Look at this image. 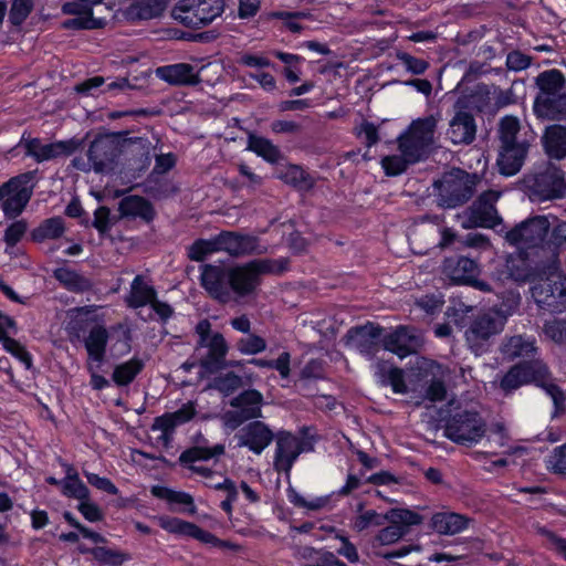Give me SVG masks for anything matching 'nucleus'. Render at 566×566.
Listing matches in <instances>:
<instances>
[{
	"label": "nucleus",
	"mask_w": 566,
	"mask_h": 566,
	"mask_svg": "<svg viewBox=\"0 0 566 566\" xmlns=\"http://www.w3.org/2000/svg\"><path fill=\"white\" fill-rule=\"evenodd\" d=\"M3 348L25 365L27 368L32 366L31 355L28 353L25 347L14 338L4 339L1 342Z\"/></svg>",
	"instance_id": "53"
},
{
	"label": "nucleus",
	"mask_w": 566,
	"mask_h": 566,
	"mask_svg": "<svg viewBox=\"0 0 566 566\" xmlns=\"http://www.w3.org/2000/svg\"><path fill=\"white\" fill-rule=\"evenodd\" d=\"M23 146L27 154L39 163L50 160L62 155H69L74 150V143L72 142L43 144L38 138L25 139L23 142Z\"/></svg>",
	"instance_id": "21"
},
{
	"label": "nucleus",
	"mask_w": 566,
	"mask_h": 566,
	"mask_svg": "<svg viewBox=\"0 0 566 566\" xmlns=\"http://www.w3.org/2000/svg\"><path fill=\"white\" fill-rule=\"evenodd\" d=\"M101 366L102 364L86 361V368L91 376L90 385L95 390H102L109 386V381L104 376L98 374Z\"/></svg>",
	"instance_id": "62"
},
{
	"label": "nucleus",
	"mask_w": 566,
	"mask_h": 566,
	"mask_svg": "<svg viewBox=\"0 0 566 566\" xmlns=\"http://www.w3.org/2000/svg\"><path fill=\"white\" fill-rule=\"evenodd\" d=\"M156 297L153 286L148 285L140 276H136L130 286L127 303L132 307H142L150 304Z\"/></svg>",
	"instance_id": "34"
},
{
	"label": "nucleus",
	"mask_w": 566,
	"mask_h": 566,
	"mask_svg": "<svg viewBox=\"0 0 566 566\" xmlns=\"http://www.w3.org/2000/svg\"><path fill=\"white\" fill-rule=\"evenodd\" d=\"M543 270L533 265L530 253L525 249H518L509 253L501 269H497L500 280H511L516 283H533L542 275Z\"/></svg>",
	"instance_id": "12"
},
{
	"label": "nucleus",
	"mask_w": 566,
	"mask_h": 566,
	"mask_svg": "<svg viewBox=\"0 0 566 566\" xmlns=\"http://www.w3.org/2000/svg\"><path fill=\"white\" fill-rule=\"evenodd\" d=\"M287 269V260L280 259H256L242 265L228 269V281L230 290L238 295L252 293L260 284L264 274H279Z\"/></svg>",
	"instance_id": "3"
},
{
	"label": "nucleus",
	"mask_w": 566,
	"mask_h": 566,
	"mask_svg": "<svg viewBox=\"0 0 566 566\" xmlns=\"http://www.w3.org/2000/svg\"><path fill=\"white\" fill-rule=\"evenodd\" d=\"M220 252H227L231 256H244L266 252V247L261 244L255 237L237 232H222L219 234Z\"/></svg>",
	"instance_id": "17"
},
{
	"label": "nucleus",
	"mask_w": 566,
	"mask_h": 566,
	"mask_svg": "<svg viewBox=\"0 0 566 566\" xmlns=\"http://www.w3.org/2000/svg\"><path fill=\"white\" fill-rule=\"evenodd\" d=\"M431 525L440 534H453L460 528V516L449 512L436 513Z\"/></svg>",
	"instance_id": "43"
},
{
	"label": "nucleus",
	"mask_w": 566,
	"mask_h": 566,
	"mask_svg": "<svg viewBox=\"0 0 566 566\" xmlns=\"http://www.w3.org/2000/svg\"><path fill=\"white\" fill-rule=\"evenodd\" d=\"M165 9L163 0H137L125 11L129 20H148L159 17Z\"/></svg>",
	"instance_id": "31"
},
{
	"label": "nucleus",
	"mask_w": 566,
	"mask_h": 566,
	"mask_svg": "<svg viewBox=\"0 0 566 566\" xmlns=\"http://www.w3.org/2000/svg\"><path fill=\"white\" fill-rule=\"evenodd\" d=\"M222 11V0H179L171 17L186 27L200 28L211 23Z\"/></svg>",
	"instance_id": "6"
},
{
	"label": "nucleus",
	"mask_w": 566,
	"mask_h": 566,
	"mask_svg": "<svg viewBox=\"0 0 566 566\" xmlns=\"http://www.w3.org/2000/svg\"><path fill=\"white\" fill-rule=\"evenodd\" d=\"M543 146L549 158L564 159L566 157V126L557 124L549 126L545 130Z\"/></svg>",
	"instance_id": "28"
},
{
	"label": "nucleus",
	"mask_w": 566,
	"mask_h": 566,
	"mask_svg": "<svg viewBox=\"0 0 566 566\" xmlns=\"http://www.w3.org/2000/svg\"><path fill=\"white\" fill-rule=\"evenodd\" d=\"M539 534L544 536L552 545L557 555L566 562V538L559 536L555 532L542 527Z\"/></svg>",
	"instance_id": "58"
},
{
	"label": "nucleus",
	"mask_w": 566,
	"mask_h": 566,
	"mask_svg": "<svg viewBox=\"0 0 566 566\" xmlns=\"http://www.w3.org/2000/svg\"><path fill=\"white\" fill-rule=\"evenodd\" d=\"M417 163V157L411 153L400 151V155H390L381 159V167L386 175L398 176L402 174L407 167Z\"/></svg>",
	"instance_id": "39"
},
{
	"label": "nucleus",
	"mask_w": 566,
	"mask_h": 566,
	"mask_svg": "<svg viewBox=\"0 0 566 566\" xmlns=\"http://www.w3.org/2000/svg\"><path fill=\"white\" fill-rule=\"evenodd\" d=\"M491 91L488 84L478 83L472 90L462 88V109L468 108L478 113L493 112Z\"/></svg>",
	"instance_id": "25"
},
{
	"label": "nucleus",
	"mask_w": 566,
	"mask_h": 566,
	"mask_svg": "<svg viewBox=\"0 0 566 566\" xmlns=\"http://www.w3.org/2000/svg\"><path fill=\"white\" fill-rule=\"evenodd\" d=\"M382 344L386 350L405 358L422 346V336L415 328L399 326L382 338Z\"/></svg>",
	"instance_id": "15"
},
{
	"label": "nucleus",
	"mask_w": 566,
	"mask_h": 566,
	"mask_svg": "<svg viewBox=\"0 0 566 566\" xmlns=\"http://www.w3.org/2000/svg\"><path fill=\"white\" fill-rule=\"evenodd\" d=\"M54 277L67 290L81 292L90 287V282L75 271L60 268L54 271Z\"/></svg>",
	"instance_id": "41"
},
{
	"label": "nucleus",
	"mask_w": 566,
	"mask_h": 566,
	"mask_svg": "<svg viewBox=\"0 0 566 566\" xmlns=\"http://www.w3.org/2000/svg\"><path fill=\"white\" fill-rule=\"evenodd\" d=\"M248 149L255 153L269 163H276L280 157V150L269 139L256 135H250Z\"/></svg>",
	"instance_id": "38"
},
{
	"label": "nucleus",
	"mask_w": 566,
	"mask_h": 566,
	"mask_svg": "<svg viewBox=\"0 0 566 566\" xmlns=\"http://www.w3.org/2000/svg\"><path fill=\"white\" fill-rule=\"evenodd\" d=\"M196 415V408L192 402L185 403L179 410L157 417L153 424L154 430H160L164 433L172 431L176 427L188 422Z\"/></svg>",
	"instance_id": "30"
},
{
	"label": "nucleus",
	"mask_w": 566,
	"mask_h": 566,
	"mask_svg": "<svg viewBox=\"0 0 566 566\" xmlns=\"http://www.w3.org/2000/svg\"><path fill=\"white\" fill-rule=\"evenodd\" d=\"M129 342L130 331L124 323L115 324L109 328L103 325H95L90 329L84 339L87 352L86 361L103 364L107 346L115 354H126L130 350Z\"/></svg>",
	"instance_id": "2"
},
{
	"label": "nucleus",
	"mask_w": 566,
	"mask_h": 566,
	"mask_svg": "<svg viewBox=\"0 0 566 566\" xmlns=\"http://www.w3.org/2000/svg\"><path fill=\"white\" fill-rule=\"evenodd\" d=\"M272 439L271 430L260 421L249 424L239 434L240 446L248 447L255 453H261Z\"/></svg>",
	"instance_id": "23"
},
{
	"label": "nucleus",
	"mask_w": 566,
	"mask_h": 566,
	"mask_svg": "<svg viewBox=\"0 0 566 566\" xmlns=\"http://www.w3.org/2000/svg\"><path fill=\"white\" fill-rule=\"evenodd\" d=\"M156 74L159 78L172 85H191L199 82V76L195 67L187 63L158 67Z\"/></svg>",
	"instance_id": "24"
},
{
	"label": "nucleus",
	"mask_w": 566,
	"mask_h": 566,
	"mask_svg": "<svg viewBox=\"0 0 566 566\" xmlns=\"http://www.w3.org/2000/svg\"><path fill=\"white\" fill-rule=\"evenodd\" d=\"M385 514L378 513L375 510H365L363 503H359L356 509V514L352 520V528L361 533L370 527H379L384 524Z\"/></svg>",
	"instance_id": "33"
},
{
	"label": "nucleus",
	"mask_w": 566,
	"mask_h": 566,
	"mask_svg": "<svg viewBox=\"0 0 566 566\" xmlns=\"http://www.w3.org/2000/svg\"><path fill=\"white\" fill-rule=\"evenodd\" d=\"M103 0H72L63 4V12L75 15L65 23L66 27L78 29L101 28L104 23L102 18L94 17V8L101 6Z\"/></svg>",
	"instance_id": "16"
},
{
	"label": "nucleus",
	"mask_w": 566,
	"mask_h": 566,
	"mask_svg": "<svg viewBox=\"0 0 566 566\" xmlns=\"http://www.w3.org/2000/svg\"><path fill=\"white\" fill-rule=\"evenodd\" d=\"M439 205L444 208L457 207L460 200V179L457 172L446 174L434 182Z\"/></svg>",
	"instance_id": "27"
},
{
	"label": "nucleus",
	"mask_w": 566,
	"mask_h": 566,
	"mask_svg": "<svg viewBox=\"0 0 566 566\" xmlns=\"http://www.w3.org/2000/svg\"><path fill=\"white\" fill-rule=\"evenodd\" d=\"M199 346L208 349L207 357L202 360V365L207 368L218 367L228 353V344L220 333H213L211 338Z\"/></svg>",
	"instance_id": "32"
},
{
	"label": "nucleus",
	"mask_w": 566,
	"mask_h": 566,
	"mask_svg": "<svg viewBox=\"0 0 566 566\" xmlns=\"http://www.w3.org/2000/svg\"><path fill=\"white\" fill-rule=\"evenodd\" d=\"M545 335L558 345H566V321L554 319L544 325Z\"/></svg>",
	"instance_id": "52"
},
{
	"label": "nucleus",
	"mask_w": 566,
	"mask_h": 566,
	"mask_svg": "<svg viewBox=\"0 0 566 566\" xmlns=\"http://www.w3.org/2000/svg\"><path fill=\"white\" fill-rule=\"evenodd\" d=\"M143 368L144 361L139 358L133 357L132 359L117 365L114 368L112 378L116 385L126 386L135 379Z\"/></svg>",
	"instance_id": "37"
},
{
	"label": "nucleus",
	"mask_w": 566,
	"mask_h": 566,
	"mask_svg": "<svg viewBox=\"0 0 566 566\" xmlns=\"http://www.w3.org/2000/svg\"><path fill=\"white\" fill-rule=\"evenodd\" d=\"M462 245L485 250L491 247L490 239L480 232H469L462 238Z\"/></svg>",
	"instance_id": "64"
},
{
	"label": "nucleus",
	"mask_w": 566,
	"mask_h": 566,
	"mask_svg": "<svg viewBox=\"0 0 566 566\" xmlns=\"http://www.w3.org/2000/svg\"><path fill=\"white\" fill-rule=\"evenodd\" d=\"M505 319V316L499 317L490 312L482 313L473 319L470 328L465 331L464 337L475 355L486 352V342L503 329Z\"/></svg>",
	"instance_id": "11"
},
{
	"label": "nucleus",
	"mask_w": 566,
	"mask_h": 566,
	"mask_svg": "<svg viewBox=\"0 0 566 566\" xmlns=\"http://www.w3.org/2000/svg\"><path fill=\"white\" fill-rule=\"evenodd\" d=\"M159 526L168 533L178 536H188L198 539L201 543H212L216 541V536L211 533L200 528L193 523L182 521L171 516H158L156 518Z\"/></svg>",
	"instance_id": "20"
},
{
	"label": "nucleus",
	"mask_w": 566,
	"mask_h": 566,
	"mask_svg": "<svg viewBox=\"0 0 566 566\" xmlns=\"http://www.w3.org/2000/svg\"><path fill=\"white\" fill-rule=\"evenodd\" d=\"M90 554H92L97 562L109 566H120L129 558V556L123 552L103 546L90 549Z\"/></svg>",
	"instance_id": "47"
},
{
	"label": "nucleus",
	"mask_w": 566,
	"mask_h": 566,
	"mask_svg": "<svg viewBox=\"0 0 566 566\" xmlns=\"http://www.w3.org/2000/svg\"><path fill=\"white\" fill-rule=\"evenodd\" d=\"M223 451H224V449L220 444L214 446L213 448L195 447L192 449H189V450L182 452L179 459H180V462H182V463H192L190 465V470H192L193 472L199 473L209 479H212L211 471L201 464H196V462L202 461V460H209L213 457L222 454Z\"/></svg>",
	"instance_id": "26"
},
{
	"label": "nucleus",
	"mask_w": 566,
	"mask_h": 566,
	"mask_svg": "<svg viewBox=\"0 0 566 566\" xmlns=\"http://www.w3.org/2000/svg\"><path fill=\"white\" fill-rule=\"evenodd\" d=\"M553 400L554 416L563 413L566 409V395L564 390L555 382L554 377L543 380V385L538 386Z\"/></svg>",
	"instance_id": "42"
},
{
	"label": "nucleus",
	"mask_w": 566,
	"mask_h": 566,
	"mask_svg": "<svg viewBox=\"0 0 566 566\" xmlns=\"http://www.w3.org/2000/svg\"><path fill=\"white\" fill-rule=\"evenodd\" d=\"M301 452L302 443L298 438L286 432L280 433L276 441L275 468L289 472Z\"/></svg>",
	"instance_id": "22"
},
{
	"label": "nucleus",
	"mask_w": 566,
	"mask_h": 566,
	"mask_svg": "<svg viewBox=\"0 0 566 566\" xmlns=\"http://www.w3.org/2000/svg\"><path fill=\"white\" fill-rule=\"evenodd\" d=\"M237 348L243 355H256L265 350L266 342L258 335L249 334L237 342Z\"/></svg>",
	"instance_id": "48"
},
{
	"label": "nucleus",
	"mask_w": 566,
	"mask_h": 566,
	"mask_svg": "<svg viewBox=\"0 0 566 566\" xmlns=\"http://www.w3.org/2000/svg\"><path fill=\"white\" fill-rule=\"evenodd\" d=\"M473 261L462 255V286H471L482 292H491V284L484 280L468 274Z\"/></svg>",
	"instance_id": "51"
},
{
	"label": "nucleus",
	"mask_w": 566,
	"mask_h": 566,
	"mask_svg": "<svg viewBox=\"0 0 566 566\" xmlns=\"http://www.w3.org/2000/svg\"><path fill=\"white\" fill-rule=\"evenodd\" d=\"M502 218L499 216L496 209H479L471 208L468 223L462 222V228H488L494 229L496 226L502 223Z\"/></svg>",
	"instance_id": "36"
},
{
	"label": "nucleus",
	"mask_w": 566,
	"mask_h": 566,
	"mask_svg": "<svg viewBox=\"0 0 566 566\" xmlns=\"http://www.w3.org/2000/svg\"><path fill=\"white\" fill-rule=\"evenodd\" d=\"M546 245L555 254H558L559 251H566V221L557 223L549 230Z\"/></svg>",
	"instance_id": "49"
},
{
	"label": "nucleus",
	"mask_w": 566,
	"mask_h": 566,
	"mask_svg": "<svg viewBox=\"0 0 566 566\" xmlns=\"http://www.w3.org/2000/svg\"><path fill=\"white\" fill-rule=\"evenodd\" d=\"M385 517L388 525L373 536L370 543L374 548L398 543L411 526L422 523V517L417 512L405 507L390 509L385 513Z\"/></svg>",
	"instance_id": "5"
},
{
	"label": "nucleus",
	"mask_w": 566,
	"mask_h": 566,
	"mask_svg": "<svg viewBox=\"0 0 566 566\" xmlns=\"http://www.w3.org/2000/svg\"><path fill=\"white\" fill-rule=\"evenodd\" d=\"M476 124L472 114L462 109V144L470 145L475 139Z\"/></svg>",
	"instance_id": "57"
},
{
	"label": "nucleus",
	"mask_w": 566,
	"mask_h": 566,
	"mask_svg": "<svg viewBox=\"0 0 566 566\" xmlns=\"http://www.w3.org/2000/svg\"><path fill=\"white\" fill-rule=\"evenodd\" d=\"M64 232V224L61 218H51L41 223L33 232L34 240L56 239Z\"/></svg>",
	"instance_id": "45"
},
{
	"label": "nucleus",
	"mask_w": 566,
	"mask_h": 566,
	"mask_svg": "<svg viewBox=\"0 0 566 566\" xmlns=\"http://www.w3.org/2000/svg\"><path fill=\"white\" fill-rule=\"evenodd\" d=\"M112 143L106 139H96L94 140L90 149L87 151L90 160L96 166L99 167L104 164V156L107 155L108 149L111 148Z\"/></svg>",
	"instance_id": "55"
},
{
	"label": "nucleus",
	"mask_w": 566,
	"mask_h": 566,
	"mask_svg": "<svg viewBox=\"0 0 566 566\" xmlns=\"http://www.w3.org/2000/svg\"><path fill=\"white\" fill-rule=\"evenodd\" d=\"M521 130V123L517 117L506 115L499 124V139L501 145L520 142L517 135Z\"/></svg>",
	"instance_id": "44"
},
{
	"label": "nucleus",
	"mask_w": 566,
	"mask_h": 566,
	"mask_svg": "<svg viewBox=\"0 0 566 566\" xmlns=\"http://www.w3.org/2000/svg\"><path fill=\"white\" fill-rule=\"evenodd\" d=\"M220 252L219 234L208 240H197L188 249L190 260L200 262L213 253Z\"/></svg>",
	"instance_id": "40"
},
{
	"label": "nucleus",
	"mask_w": 566,
	"mask_h": 566,
	"mask_svg": "<svg viewBox=\"0 0 566 566\" xmlns=\"http://www.w3.org/2000/svg\"><path fill=\"white\" fill-rule=\"evenodd\" d=\"M546 468L555 474H566V443L554 448L547 457Z\"/></svg>",
	"instance_id": "50"
},
{
	"label": "nucleus",
	"mask_w": 566,
	"mask_h": 566,
	"mask_svg": "<svg viewBox=\"0 0 566 566\" xmlns=\"http://www.w3.org/2000/svg\"><path fill=\"white\" fill-rule=\"evenodd\" d=\"M27 231V223L22 220L11 223L4 233V241L9 245H14L21 240Z\"/></svg>",
	"instance_id": "63"
},
{
	"label": "nucleus",
	"mask_w": 566,
	"mask_h": 566,
	"mask_svg": "<svg viewBox=\"0 0 566 566\" xmlns=\"http://www.w3.org/2000/svg\"><path fill=\"white\" fill-rule=\"evenodd\" d=\"M537 94L533 113L539 119L566 120V77L558 69L539 72L535 77Z\"/></svg>",
	"instance_id": "1"
},
{
	"label": "nucleus",
	"mask_w": 566,
	"mask_h": 566,
	"mask_svg": "<svg viewBox=\"0 0 566 566\" xmlns=\"http://www.w3.org/2000/svg\"><path fill=\"white\" fill-rule=\"evenodd\" d=\"M62 492L64 495L75 497L80 501L86 500L90 495L88 489L80 478L70 481H62Z\"/></svg>",
	"instance_id": "54"
},
{
	"label": "nucleus",
	"mask_w": 566,
	"mask_h": 566,
	"mask_svg": "<svg viewBox=\"0 0 566 566\" xmlns=\"http://www.w3.org/2000/svg\"><path fill=\"white\" fill-rule=\"evenodd\" d=\"M84 475L87 479L88 483L95 486L96 489L112 495H116L118 493V489L109 479L86 471H84Z\"/></svg>",
	"instance_id": "59"
},
{
	"label": "nucleus",
	"mask_w": 566,
	"mask_h": 566,
	"mask_svg": "<svg viewBox=\"0 0 566 566\" xmlns=\"http://www.w3.org/2000/svg\"><path fill=\"white\" fill-rule=\"evenodd\" d=\"M549 230L551 223L546 216H534L509 230L504 238L514 247H545Z\"/></svg>",
	"instance_id": "9"
},
{
	"label": "nucleus",
	"mask_w": 566,
	"mask_h": 566,
	"mask_svg": "<svg viewBox=\"0 0 566 566\" xmlns=\"http://www.w3.org/2000/svg\"><path fill=\"white\" fill-rule=\"evenodd\" d=\"M485 421L476 413L462 410V447H471L485 436Z\"/></svg>",
	"instance_id": "29"
},
{
	"label": "nucleus",
	"mask_w": 566,
	"mask_h": 566,
	"mask_svg": "<svg viewBox=\"0 0 566 566\" xmlns=\"http://www.w3.org/2000/svg\"><path fill=\"white\" fill-rule=\"evenodd\" d=\"M532 62V57L518 50L511 51L506 56L505 65L507 70L520 72L526 70Z\"/></svg>",
	"instance_id": "56"
},
{
	"label": "nucleus",
	"mask_w": 566,
	"mask_h": 566,
	"mask_svg": "<svg viewBox=\"0 0 566 566\" xmlns=\"http://www.w3.org/2000/svg\"><path fill=\"white\" fill-rule=\"evenodd\" d=\"M119 210L124 216L139 217L151 220L154 210L148 201L137 196H129L120 201Z\"/></svg>",
	"instance_id": "35"
},
{
	"label": "nucleus",
	"mask_w": 566,
	"mask_h": 566,
	"mask_svg": "<svg viewBox=\"0 0 566 566\" xmlns=\"http://www.w3.org/2000/svg\"><path fill=\"white\" fill-rule=\"evenodd\" d=\"M201 284L212 297L221 302L230 300L228 270L211 264L203 265L201 269Z\"/></svg>",
	"instance_id": "19"
},
{
	"label": "nucleus",
	"mask_w": 566,
	"mask_h": 566,
	"mask_svg": "<svg viewBox=\"0 0 566 566\" xmlns=\"http://www.w3.org/2000/svg\"><path fill=\"white\" fill-rule=\"evenodd\" d=\"M530 197L539 202L562 199L566 196L564 170L555 164H548L530 180Z\"/></svg>",
	"instance_id": "7"
},
{
	"label": "nucleus",
	"mask_w": 566,
	"mask_h": 566,
	"mask_svg": "<svg viewBox=\"0 0 566 566\" xmlns=\"http://www.w3.org/2000/svg\"><path fill=\"white\" fill-rule=\"evenodd\" d=\"M238 63L243 66L253 69H264L271 66V62L266 56L255 53H243L239 57Z\"/></svg>",
	"instance_id": "61"
},
{
	"label": "nucleus",
	"mask_w": 566,
	"mask_h": 566,
	"mask_svg": "<svg viewBox=\"0 0 566 566\" xmlns=\"http://www.w3.org/2000/svg\"><path fill=\"white\" fill-rule=\"evenodd\" d=\"M263 397L256 390H247L231 401L234 411L224 415L226 422L232 429L245 420L261 417Z\"/></svg>",
	"instance_id": "13"
},
{
	"label": "nucleus",
	"mask_w": 566,
	"mask_h": 566,
	"mask_svg": "<svg viewBox=\"0 0 566 566\" xmlns=\"http://www.w3.org/2000/svg\"><path fill=\"white\" fill-rule=\"evenodd\" d=\"M289 501L295 506L306 509L308 511H318L326 507L329 503V496H314L311 499H305L294 489H290L287 491Z\"/></svg>",
	"instance_id": "46"
},
{
	"label": "nucleus",
	"mask_w": 566,
	"mask_h": 566,
	"mask_svg": "<svg viewBox=\"0 0 566 566\" xmlns=\"http://www.w3.org/2000/svg\"><path fill=\"white\" fill-rule=\"evenodd\" d=\"M499 353L505 361H521L539 356V348L534 336L526 334L506 335L501 340Z\"/></svg>",
	"instance_id": "14"
},
{
	"label": "nucleus",
	"mask_w": 566,
	"mask_h": 566,
	"mask_svg": "<svg viewBox=\"0 0 566 566\" xmlns=\"http://www.w3.org/2000/svg\"><path fill=\"white\" fill-rule=\"evenodd\" d=\"M546 378H552V371L548 365L536 356L512 365L500 379V388L509 395L523 386H542Z\"/></svg>",
	"instance_id": "4"
},
{
	"label": "nucleus",
	"mask_w": 566,
	"mask_h": 566,
	"mask_svg": "<svg viewBox=\"0 0 566 566\" xmlns=\"http://www.w3.org/2000/svg\"><path fill=\"white\" fill-rule=\"evenodd\" d=\"M33 179L32 172H25L11 178L0 187L1 209L6 217L14 218L19 216L28 205L32 196Z\"/></svg>",
	"instance_id": "8"
},
{
	"label": "nucleus",
	"mask_w": 566,
	"mask_h": 566,
	"mask_svg": "<svg viewBox=\"0 0 566 566\" xmlns=\"http://www.w3.org/2000/svg\"><path fill=\"white\" fill-rule=\"evenodd\" d=\"M31 0H14L12 3L10 19L14 24H20L31 12Z\"/></svg>",
	"instance_id": "60"
},
{
	"label": "nucleus",
	"mask_w": 566,
	"mask_h": 566,
	"mask_svg": "<svg viewBox=\"0 0 566 566\" xmlns=\"http://www.w3.org/2000/svg\"><path fill=\"white\" fill-rule=\"evenodd\" d=\"M434 120L417 119L411 123L405 134L398 138L399 151L411 153L417 163L426 158L433 143Z\"/></svg>",
	"instance_id": "10"
},
{
	"label": "nucleus",
	"mask_w": 566,
	"mask_h": 566,
	"mask_svg": "<svg viewBox=\"0 0 566 566\" xmlns=\"http://www.w3.org/2000/svg\"><path fill=\"white\" fill-rule=\"evenodd\" d=\"M528 148L526 140L501 145L497 158L500 174L505 177L516 175L524 165Z\"/></svg>",
	"instance_id": "18"
}]
</instances>
